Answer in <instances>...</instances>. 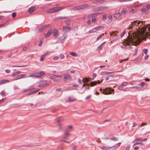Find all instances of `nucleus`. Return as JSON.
Instances as JSON below:
<instances>
[{
	"instance_id": "f257e3e1",
	"label": "nucleus",
	"mask_w": 150,
	"mask_h": 150,
	"mask_svg": "<svg viewBox=\"0 0 150 150\" xmlns=\"http://www.w3.org/2000/svg\"><path fill=\"white\" fill-rule=\"evenodd\" d=\"M136 32H130L127 39L124 40L121 46L122 48L131 50L133 47L132 45H137L143 40L150 35V25L145 27H138Z\"/></svg>"
},
{
	"instance_id": "f03ea898",
	"label": "nucleus",
	"mask_w": 150,
	"mask_h": 150,
	"mask_svg": "<svg viewBox=\"0 0 150 150\" xmlns=\"http://www.w3.org/2000/svg\"><path fill=\"white\" fill-rule=\"evenodd\" d=\"M63 7H56L50 8L47 10V13H52L59 11L63 9Z\"/></svg>"
},
{
	"instance_id": "7ed1b4c3",
	"label": "nucleus",
	"mask_w": 150,
	"mask_h": 150,
	"mask_svg": "<svg viewBox=\"0 0 150 150\" xmlns=\"http://www.w3.org/2000/svg\"><path fill=\"white\" fill-rule=\"evenodd\" d=\"M143 21H139L137 22V21H136L131 23V25H129V27L128 29H130L134 27V26H139L140 25V26H141L142 24H143Z\"/></svg>"
},
{
	"instance_id": "20e7f679",
	"label": "nucleus",
	"mask_w": 150,
	"mask_h": 150,
	"mask_svg": "<svg viewBox=\"0 0 150 150\" xmlns=\"http://www.w3.org/2000/svg\"><path fill=\"white\" fill-rule=\"evenodd\" d=\"M114 90L111 88H107L104 89H103L102 93L104 94H110L112 93H114Z\"/></svg>"
},
{
	"instance_id": "39448f33",
	"label": "nucleus",
	"mask_w": 150,
	"mask_h": 150,
	"mask_svg": "<svg viewBox=\"0 0 150 150\" xmlns=\"http://www.w3.org/2000/svg\"><path fill=\"white\" fill-rule=\"evenodd\" d=\"M64 76L63 80L65 82H68L72 80L71 76L69 74H64Z\"/></svg>"
},
{
	"instance_id": "423d86ee",
	"label": "nucleus",
	"mask_w": 150,
	"mask_h": 150,
	"mask_svg": "<svg viewBox=\"0 0 150 150\" xmlns=\"http://www.w3.org/2000/svg\"><path fill=\"white\" fill-rule=\"evenodd\" d=\"M88 7V5L87 4H83L74 7L72 8V9L74 10H80L87 8Z\"/></svg>"
},
{
	"instance_id": "0eeeda50",
	"label": "nucleus",
	"mask_w": 150,
	"mask_h": 150,
	"mask_svg": "<svg viewBox=\"0 0 150 150\" xmlns=\"http://www.w3.org/2000/svg\"><path fill=\"white\" fill-rule=\"evenodd\" d=\"M88 7V5L87 4H83L74 7L72 8V9L74 10H80L87 8Z\"/></svg>"
},
{
	"instance_id": "6e6552de",
	"label": "nucleus",
	"mask_w": 150,
	"mask_h": 150,
	"mask_svg": "<svg viewBox=\"0 0 150 150\" xmlns=\"http://www.w3.org/2000/svg\"><path fill=\"white\" fill-rule=\"evenodd\" d=\"M103 28V27L101 26L96 27L95 28H93L90 30L88 31V33H96L98 31L100 30V29Z\"/></svg>"
},
{
	"instance_id": "1a4fd4ad",
	"label": "nucleus",
	"mask_w": 150,
	"mask_h": 150,
	"mask_svg": "<svg viewBox=\"0 0 150 150\" xmlns=\"http://www.w3.org/2000/svg\"><path fill=\"white\" fill-rule=\"evenodd\" d=\"M44 72L42 71H40L38 73H34L33 77H39L44 75Z\"/></svg>"
},
{
	"instance_id": "9d476101",
	"label": "nucleus",
	"mask_w": 150,
	"mask_h": 150,
	"mask_svg": "<svg viewBox=\"0 0 150 150\" xmlns=\"http://www.w3.org/2000/svg\"><path fill=\"white\" fill-rule=\"evenodd\" d=\"M71 30V28L70 27L67 26H65L63 27L62 31L64 33L68 32Z\"/></svg>"
},
{
	"instance_id": "9b49d317",
	"label": "nucleus",
	"mask_w": 150,
	"mask_h": 150,
	"mask_svg": "<svg viewBox=\"0 0 150 150\" xmlns=\"http://www.w3.org/2000/svg\"><path fill=\"white\" fill-rule=\"evenodd\" d=\"M71 135V134L70 133L69 131H66L65 132L64 138L65 139H67Z\"/></svg>"
},
{
	"instance_id": "f8f14e48",
	"label": "nucleus",
	"mask_w": 150,
	"mask_h": 150,
	"mask_svg": "<svg viewBox=\"0 0 150 150\" xmlns=\"http://www.w3.org/2000/svg\"><path fill=\"white\" fill-rule=\"evenodd\" d=\"M103 80L101 81H93L91 82L90 83V85L91 86H93L96 85L97 83L98 84L100 83L103 81Z\"/></svg>"
},
{
	"instance_id": "ddd939ff",
	"label": "nucleus",
	"mask_w": 150,
	"mask_h": 150,
	"mask_svg": "<svg viewBox=\"0 0 150 150\" xmlns=\"http://www.w3.org/2000/svg\"><path fill=\"white\" fill-rule=\"evenodd\" d=\"M112 73V72H109L107 71H102L100 72V74L102 76H107Z\"/></svg>"
},
{
	"instance_id": "4468645a",
	"label": "nucleus",
	"mask_w": 150,
	"mask_h": 150,
	"mask_svg": "<svg viewBox=\"0 0 150 150\" xmlns=\"http://www.w3.org/2000/svg\"><path fill=\"white\" fill-rule=\"evenodd\" d=\"M108 8L107 6L100 7L97 8H96V11H102L103 10H106Z\"/></svg>"
},
{
	"instance_id": "2eb2a0df",
	"label": "nucleus",
	"mask_w": 150,
	"mask_h": 150,
	"mask_svg": "<svg viewBox=\"0 0 150 150\" xmlns=\"http://www.w3.org/2000/svg\"><path fill=\"white\" fill-rule=\"evenodd\" d=\"M26 75L24 74H21L14 78L13 80H16L24 78Z\"/></svg>"
},
{
	"instance_id": "dca6fc26",
	"label": "nucleus",
	"mask_w": 150,
	"mask_h": 150,
	"mask_svg": "<svg viewBox=\"0 0 150 150\" xmlns=\"http://www.w3.org/2000/svg\"><path fill=\"white\" fill-rule=\"evenodd\" d=\"M114 17L117 20L120 19V13H116L114 16Z\"/></svg>"
},
{
	"instance_id": "f3484780",
	"label": "nucleus",
	"mask_w": 150,
	"mask_h": 150,
	"mask_svg": "<svg viewBox=\"0 0 150 150\" xmlns=\"http://www.w3.org/2000/svg\"><path fill=\"white\" fill-rule=\"evenodd\" d=\"M139 141H140V142H142L143 141V139L142 138H136L134 139V140L133 141V143H135L136 142H138Z\"/></svg>"
},
{
	"instance_id": "a211bd4d",
	"label": "nucleus",
	"mask_w": 150,
	"mask_h": 150,
	"mask_svg": "<svg viewBox=\"0 0 150 150\" xmlns=\"http://www.w3.org/2000/svg\"><path fill=\"white\" fill-rule=\"evenodd\" d=\"M118 33V32H117L116 31H112L111 33H110V34L111 37L113 36H117V33Z\"/></svg>"
},
{
	"instance_id": "6ab92c4d",
	"label": "nucleus",
	"mask_w": 150,
	"mask_h": 150,
	"mask_svg": "<svg viewBox=\"0 0 150 150\" xmlns=\"http://www.w3.org/2000/svg\"><path fill=\"white\" fill-rule=\"evenodd\" d=\"M58 34V31L56 29H54L53 32V35L55 37H57Z\"/></svg>"
},
{
	"instance_id": "aec40b11",
	"label": "nucleus",
	"mask_w": 150,
	"mask_h": 150,
	"mask_svg": "<svg viewBox=\"0 0 150 150\" xmlns=\"http://www.w3.org/2000/svg\"><path fill=\"white\" fill-rule=\"evenodd\" d=\"M100 148L103 150H107L109 149L111 147L108 146H102L99 147Z\"/></svg>"
},
{
	"instance_id": "412c9836",
	"label": "nucleus",
	"mask_w": 150,
	"mask_h": 150,
	"mask_svg": "<svg viewBox=\"0 0 150 150\" xmlns=\"http://www.w3.org/2000/svg\"><path fill=\"white\" fill-rule=\"evenodd\" d=\"M9 81L8 80H6V79H3L1 80L0 81V84H4L6 83L9 82Z\"/></svg>"
},
{
	"instance_id": "4be33fe9",
	"label": "nucleus",
	"mask_w": 150,
	"mask_h": 150,
	"mask_svg": "<svg viewBox=\"0 0 150 150\" xmlns=\"http://www.w3.org/2000/svg\"><path fill=\"white\" fill-rule=\"evenodd\" d=\"M60 122V120H57V122L58 123V124L57 125L59 129H62V125L61 124Z\"/></svg>"
},
{
	"instance_id": "5701e85b",
	"label": "nucleus",
	"mask_w": 150,
	"mask_h": 150,
	"mask_svg": "<svg viewBox=\"0 0 150 150\" xmlns=\"http://www.w3.org/2000/svg\"><path fill=\"white\" fill-rule=\"evenodd\" d=\"M105 43V42H103V43L100 45L98 47L99 50H101L102 49L103 47L104 46V44Z\"/></svg>"
},
{
	"instance_id": "b1692460",
	"label": "nucleus",
	"mask_w": 150,
	"mask_h": 150,
	"mask_svg": "<svg viewBox=\"0 0 150 150\" xmlns=\"http://www.w3.org/2000/svg\"><path fill=\"white\" fill-rule=\"evenodd\" d=\"M104 35V34L103 33L102 34L100 35L96 39V41H97L98 40L102 38V37Z\"/></svg>"
},
{
	"instance_id": "393cba45",
	"label": "nucleus",
	"mask_w": 150,
	"mask_h": 150,
	"mask_svg": "<svg viewBox=\"0 0 150 150\" xmlns=\"http://www.w3.org/2000/svg\"><path fill=\"white\" fill-rule=\"evenodd\" d=\"M126 9L125 8L123 9L121 12V14L122 15H124L126 13Z\"/></svg>"
},
{
	"instance_id": "a878e982",
	"label": "nucleus",
	"mask_w": 150,
	"mask_h": 150,
	"mask_svg": "<svg viewBox=\"0 0 150 150\" xmlns=\"http://www.w3.org/2000/svg\"><path fill=\"white\" fill-rule=\"evenodd\" d=\"M46 55H47V53H45V54L42 55L41 56L40 59V60L41 61H43L44 60V59Z\"/></svg>"
},
{
	"instance_id": "bb28decb",
	"label": "nucleus",
	"mask_w": 150,
	"mask_h": 150,
	"mask_svg": "<svg viewBox=\"0 0 150 150\" xmlns=\"http://www.w3.org/2000/svg\"><path fill=\"white\" fill-rule=\"evenodd\" d=\"M35 10V8L34 7H31L29 8L28 11L29 12H33Z\"/></svg>"
},
{
	"instance_id": "cd10ccee",
	"label": "nucleus",
	"mask_w": 150,
	"mask_h": 150,
	"mask_svg": "<svg viewBox=\"0 0 150 150\" xmlns=\"http://www.w3.org/2000/svg\"><path fill=\"white\" fill-rule=\"evenodd\" d=\"M21 72L19 71H18L16 72H14L12 74V76H13L16 75H17L19 74Z\"/></svg>"
},
{
	"instance_id": "c85d7f7f",
	"label": "nucleus",
	"mask_w": 150,
	"mask_h": 150,
	"mask_svg": "<svg viewBox=\"0 0 150 150\" xmlns=\"http://www.w3.org/2000/svg\"><path fill=\"white\" fill-rule=\"evenodd\" d=\"M70 54L74 57H78V54H76L75 52H70Z\"/></svg>"
},
{
	"instance_id": "c756f323",
	"label": "nucleus",
	"mask_w": 150,
	"mask_h": 150,
	"mask_svg": "<svg viewBox=\"0 0 150 150\" xmlns=\"http://www.w3.org/2000/svg\"><path fill=\"white\" fill-rule=\"evenodd\" d=\"M75 99H71V98L69 97L68 98V100H66V102H73L75 101Z\"/></svg>"
},
{
	"instance_id": "7c9ffc66",
	"label": "nucleus",
	"mask_w": 150,
	"mask_h": 150,
	"mask_svg": "<svg viewBox=\"0 0 150 150\" xmlns=\"http://www.w3.org/2000/svg\"><path fill=\"white\" fill-rule=\"evenodd\" d=\"M141 11L143 13H147L148 12V11L144 8H142Z\"/></svg>"
},
{
	"instance_id": "2f4dec72",
	"label": "nucleus",
	"mask_w": 150,
	"mask_h": 150,
	"mask_svg": "<svg viewBox=\"0 0 150 150\" xmlns=\"http://www.w3.org/2000/svg\"><path fill=\"white\" fill-rule=\"evenodd\" d=\"M46 27V25L44 26L41 27V28H39L38 29V31L40 32L43 29L45 28Z\"/></svg>"
},
{
	"instance_id": "473e14b6",
	"label": "nucleus",
	"mask_w": 150,
	"mask_h": 150,
	"mask_svg": "<svg viewBox=\"0 0 150 150\" xmlns=\"http://www.w3.org/2000/svg\"><path fill=\"white\" fill-rule=\"evenodd\" d=\"M46 27V25L44 26L41 27V28H39L38 29V31L40 32L43 29L45 28Z\"/></svg>"
},
{
	"instance_id": "72a5a7b5",
	"label": "nucleus",
	"mask_w": 150,
	"mask_h": 150,
	"mask_svg": "<svg viewBox=\"0 0 150 150\" xmlns=\"http://www.w3.org/2000/svg\"><path fill=\"white\" fill-rule=\"evenodd\" d=\"M145 85V83L144 82H142L139 84L138 85V86L140 87H141V88H143L144 86Z\"/></svg>"
},
{
	"instance_id": "f704fd0d",
	"label": "nucleus",
	"mask_w": 150,
	"mask_h": 150,
	"mask_svg": "<svg viewBox=\"0 0 150 150\" xmlns=\"http://www.w3.org/2000/svg\"><path fill=\"white\" fill-rule=\"evenodd\" d=\"M61 76L60 75H55L54 76H52L51 77V79H55L57 78L60 77Z\"/></svg>"
},
{
	"instance_id": "c9c22d12",
	"label": "nucleus",
	"mask_w": 150,
	"mask_h": 150,
	"mask_svg": "<svg viewBox=\"0 0 150 150\" xmlns=\"http://www.w3.org/2000/svg\"><path fill=\"white\" fill-rule=\"evenodd\" d=\"M46 84L45 83H42L38 85V86L39 87H43L46 86Z\"/></svg>"
},
{
	"instance_id": "e433bc0d",
	"label": "nucleus",
	"mask_w": 150,
	"mask_h": 150,
	"mask_svg": "<svg viewBox=\"0 0 150 150\" xmlns=\"http://www.w3.org/2000/svg\"><path fill=\"white\" fill-rule=\"evenodd\" d=\"M89 78H85L83 79L82 80L83 82L85 83V81L86 82H88L89 81V80L88 79Z\"/></svg>"
},
{
	"instance_id": "4c0bfd02",
	"label": "nucleus",
	"mask_w": 150,
	"mask_h": 150,
	"mask_svg": "<svg viewBox=\"0 0 150 150\" xmlns=\"http://www.w3.org/2000/svg\"><path fill=\"white\" fill-rule=\"evenodd\" d=\"M132 0H119V2H128L132 1Z\"/></svg>"
},
{
	"instance_id": "58836bf2",
	"label": "nucleus",
	"mask_w": 150,
	"mask_h": 150,
	"mask_svg": "<svg viewBox=\"0 0 150 150\" xmlns=\"http://www.w3.org/2000/svg\"><path fill=\"white\" fill-rule=\"evenodd\" d=\"M52 30H50L47 32V37L49 36L52 33Z\"/></svg>"
},
{
	"instance_id": "ea45409f",
	"label": "nucleus",
	"mask_w": 150,
	"mask_h": 150,
	"mask_svg": "<svg viewBox=\"0 0 150 150\" xmlns=\"http://www.w3.org/2000/svg\"><path fill=\"white\" fill-rule=\"evenodd\" d=\"M71 22V21H70V20H68L66 21V23L67 24L69 25L70 24Z\"/></svg>"
},
{
	"instance_id": "a19ab883",
	"label": "nucleus",
	"mask_w": 150,
	"mask_h": 150,
	"mask_svg": "<svg viewBox=\"0 0 150 150\" xmlns=\"http://www.w3.org/2000/svg\"><path fill=\"white\" fill-rule=\"evenodd\" d=\"M33 89H34V88H28V89H27L24 90V92H26L27 91H32V90H33Z\"/></svg>"
},
{
	"instance_id": "79ce46f5",
	"label": "nucleus",
	"mask_w": 150,
	"mask_h": 150,
	"mask_svg": "<svg viewBox=\"0 0 150 150\" xmlns=\"http://www.w3.org/2000/svg\"><path fill=\"white\" fill-rule=\"evenodd\" d=\"M26 65L25 66H12V67H23L26 66Z\"/></svg>"
},
{
	"instance_id": "37998d69",
	"label": "nucleus",
	"mask_w": 150,
	"mask_h": 150,
	"mask_svg": "<svg viewBox=\"0 0 150 150\" xmlns=\"http://www.w3.org/2000/svg\"><path fill=\"white\" fill-rule=\"evenodd\" d=\"M98 15V14L97 13H94V14H92V15H88V17H89V18H90L91 17H93V15H95V16H97V15Z\"/></svg>"
},
{
	"instance_id": "c03bdc74",
	"label": "nucleus",
	"mask_w": 150,
	"mask_h": 150,
	"mask_svg": "<svg viewBox=\"0 0 150 150\" xmlns=\"http://www.w3.org/2000/svg\"><path fill=\"white\" fill-rule=\"evenodd\" d=\"M143 52L145 54H146L147 52H148V50L147 49H144L143 50Z\"/></svg>"
},
{
	"instance_id": "a18cd8bd",
	"label": "nucleus",
	"mask_w": 150,
	"mask_h": 150,
	"mask_svg": "<svg viewBox=\"0 0 150 150\" xmlns=\"http://www.w3.org/2000/svg\"><path fill=\"white\" fill-rule=\"evenodd\" d=\"M147 124L146 123H142L138 127H142L143 126H144L145 125H146Z\"/></svg>"
},
{
	"instance_id": "49530a36",
	"label": "nucleus",
	"mask_w": 150,
	"mask_h": 150,
	"mask_svg": "<svg viewBox=\"0 0 150 150\" xmlns=\"http://www.w3.org/2000/svg\"><path fill=\"white\" fill-rule=\"evenodd\" d=\"M111 139L114 141H116L117 140V138H115V137H113L111 138Z\"/></svg>"
},
{
	"instance_id": "de8ad7c7",
	"label": "nucleus",
	"mask_w": 150,
	"mask_h": 150,
	"mask_svg": "<svg viewBox=\"0 0 150 150\" xmlns=\"http://www.w3.org/2000/svg\"><path fill=\"white\" fill-rule=\"evenodd\" d=\"M43 42V41L42 40H40L39 44V45L40 46H42V43Z\"/></svg>"
},
{
	"instance_id": "09e8293b",
	"label": "nucleus",
	"mask_w": 150,
	"mask_h": 150,
	"mask_svg": "<svg viewBox=\"0 0 150 150\" xmlns=\"http://www.w3.org/2000/svg\"><path fill=\"white\" fill-rule=\"evenodd\" d=\"M123 88V86L122 85H121L119 86L118 89L120 90H121Z\"/></svg>"
},
{
	"instance_id": "8fccbe9b",
	"label": "nucleus",
	"mask_w": 150,
	"mask_h": 150,
	"mask_svg": "<svg viewBox=\"0 0 150 150\" xmlns=\"http://www.w3.org/2000/svg\"><path fill=\"white\" fill-rule=\"evenodd\" d=\"M16 16V13L15 12H13L12 13V16L14 18Z\"/></svg>"
},
{
	"instance_id": "3c124183",
	"label": "nucleus",
	"mask_w": 150,
	"mask_h": 150,
	"mask_svg": "<svg viewBox=\"0 0 150 150\" xmlns=\"http://www.w3.org/2000/svg\"><path fill=\"white\" fill-rule=\"evenodd\" d=\"M128 58L125 59H122L120 61V63H121L123 61H127V60H128Z\"/></svg>"
},
{
	"instance_id": "603ef678",
	"label": "nucleus",
	"mask_w": 150,
	"mask_h": 150,
	"mask_svg": "<svg viewBox=\"0 0 150 150\" xmlns=\"http://www.w3.org/2000/svg\"><path fill=\"white\" fill-rule=\"evenodd\" d=\"M150 4H149L147 5L146 6V8L147 10H149L150 9Z\"/></svg>"
},
{
	"instance_id": "864d4df0",
	"label": "nucleus",
	"mask_w": 150,
	"mask_h": 150,
	"mask_svg": "<svg viewBox=\"0 0 150 150\" xmlns=\"http://www.w3.org/2000/svg\"><path fill=\"white\" fill-rule=\"evenodd\" d=\"M131 88H134V89H139L140 88L138 86H134V87H131Z\"/></svg>"
},
{
	"instance_id": "5fc2aeb1",
	"label": "nucleus",
	"mask_w": 150,
	"mask_h": 150,
	"mask_svg": "<svg viewBox=\"0 0 150 150\" xmlns=\"http://www.w3.org/2000/svg\"><path fill=\"white\" fill-rule=\"evenodd\" d=\"M58 59V57L57 56H55L53 57V59L54 60H57Z\"/></svg>"
},
{
	"instance_id": "6e6d98bb",
	"label": "nucleus",
	"mask_w": 150,
	"mask_h": 150,
	"mask_svg": "<svg viewBox=\"0 0 150 150\" xmlns=\"http://www.w3.org/2000/svg\"><path fill=\"white\" fill-rule=\"evenodd\" d=\"M79 82L81 84L82 83L83 81H81L80 78H79L78 79Z\"/></svg>"
},
{
	"instance_id": "4d7b16f0",
	"label": "nucleus",
	"mask_w": 150,
	"mask_h": 150,
	"mask_svg": "<svg viewBox=\"0 0 150 150\" xmlns=\"http://www.w3.org/2000/svg\"><path fill=\"white\" fill-rule=\"evenodd\" d=\"M127 82H124L122 84V85L123 86H125L126 85H127Z\"/></svg>"
},
{
	"instance_id": "13d9d810",
	"label": "nucleus",
	"mask_w": 150,
	"mask_h": 150,
	"mask_svg": "<svg viewBox=\"0 0 150 150\" xmlns=\"http://www.w3.org/2000/svg\"><path fill=\"white\" fill-rule=\"evenodd\" d=\"M86 86H87V87H85V89H90V87L89 86V85L88 84H86Z\"/></svg>"
},
{
	"instance_id": "bf43d9fd",
	"label": "nucleus",
	"mask_w": 150,
	"mask_h": 150,
	"mask_svg": "<svg viewBox=\"0 0 150 150\" xmlns=\"http://www.w3.org/2000/svg\"><path fill=\"white\" fill-rule=\"evenodd\" d=\"M140 142H136L135 143H134L135 144L134 145V146L135 145H136L140 144Z\"/></svg>"
},
{
	"instance_id": "052dcab7",
	"label": "nucleus",
	"mask_w": 150,
	"mask_h": 150,
	"mask_svg": "<svg viewBox=\"0 0 150 150\" xmlns=\"http://www.w3.org/2000/svg\"><path fill=\"white\" fill-rule=\"evenodd\" d=\"M60 56V58L61 59H63L65 57L64 56V55L61 54Z\"/></svg>"
},
{
	"instance_id": "680f3d73",
	"label": "nucleus",
	"mask_w": 150,
	"mask_h": 150,
	"mask_svg": "<svg viewBox=\"0 0 150 150\" xmlns=\"http://www.w3.org/2000/svg\"><path fill=\"white\" fill-rule=\"evenodd\" d=\"M10 72V70L9 69H7L6 70V72L7 73H9Z\"/></svg>"
},
{
	"instance_id": "e2e57ef3",
	"label": "nucleus",
	"mask_w": 150,
	"mask_h": 150,
	"mask_svg": "<svg viewBox=\"0 0 150 150\" xmlns=\"http://www.w3.org/2000/svg\"><path fill=\"white\" fill-rule=\"evenodd\" d=\"M5 25V23H3L0 24V28L4 26Z\"/></svg>"
},
{
	"instance_id": "0e129e2a",
	"label": "nucleus",
	"mask_w": 150,
	"mask_h": 150,
	"mask_svg": "<svg viewBox=\"0 0 150 150\" xmlns=\"http://www.w3.org/2000/svg\"><path fill=\"white\" fill-rule=\"evenodd\" d=\"M61 88H57L56 89V91H61Z\"/></svg>"
},
{
	"instance_id": "69168bd1",
	"label": "nucleus",
	"mask_w": 150,
	"mask_h": 150,
	"mask_svg": "<svg viewBox=\"0 0 150 150\" xmlns=\"http://www.w3.org/2000/svg\"><path fill=\"white\" fill-rule=\"evenodd\" d=\"M96 21V19L95 18H93L92 19V21L94 23Z\"/></svg>"
},
{
	"instance_id": "338daca9",
	"label": "nucleus",
	"mask_w": 150,
	"mask_h": 150,
	"mask_svg": "<svg viewBox=\"0 0 150 150\" xmlns=\"http://www.w3.org/2000/svg\"><path fill=\"white\" fill-rule=\"evenodd\" d=\"M134 150H138L139 149V147L138 146L134 147Z\"/></svg>"
},
{
	"instance_id": "774afa93",
	"label": "nucleus",
	"mask_w": 150,
	"mask_h": 150,
	"mask_svg": "<svg viewBox=\"0 0 150 150\" xmlns=\"http://www.w3.org/2000/svg\"><path fill=\"white\" fill-rule=\"evenodd\" d=\"M149 57V55H146L144 57L145 59H147Z\"/></svg>"
}]
</instances>
